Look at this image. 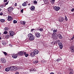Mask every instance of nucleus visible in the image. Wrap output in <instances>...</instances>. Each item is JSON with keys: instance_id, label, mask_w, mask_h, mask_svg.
<instances>
[{"instance_id": "obj_1", "label": "nucleus", "mask_w": 74, "mask_h": 74, "mask_svg": "<svg viewBox=\"0 0 74 74\" xmlns=\"http://www.w3.org/2000/svg\"><path fill=\"white\" fill-rule=\"evenodd\" d=\"M28 37H29V40L30 41L33 40L35 38L34 36L32 34L30 33L28 35Z\"/></svg>"}, {"instance_id": "obj_2", "label": "nucleus", "mask_w": 74, "mask_h": 74, "mask_svg": "<svg viewBox=\"0 0 74 74\" xmlns=\"http://www.w3.org/2000/svg\"><path fill=\"white\" fill-rule=\"evenodd\" d=\"M11 67L12 70H11V71H15L16 70H18V68L16 66H12Z\"/></svg>"}, {"instance_id": "obj_3", "label": "nucleus", "mask_w": 74, "mask_h": 74, "mask_svg": "<svg viewBox=\"0 0 74 74\" xmlns=\"http://www.w3.org/2000/svg\"><path fill=\"white\" fill-rule=\"evenodd\" d=\"M53 8L54 10H55L56 11H59V10L60 9V8L58 6H53Z\"/></svg>"}, {"instance_id": "obj_4", "label": "nucleus", "mask_w": 74, "mask_h": 74, "mask_svg": "<svg viewBox=\"0 0 74 74\" xmlns=\"http://www.w3.org/2000/svg\"><path fill=\"white\" fill-rule=\"evenodd\" d=\"M52 37L53 39H54V40H57L58 38V36L55 35L54 34L52 35Z\"/></svg>"}, {"instance_id": "obj_5", "label": "nucleus", "mask_w": 74, "mask_h": 74, "mask_svg": "<svg viewBox=\"0 0 74 74\" xmlns=\"http://www.w3.org/2000/svg\"><path fill=\"white\" fill-rule=\"evenodd\" d=\"M58 45H59V47L60 48V49H62V48H63V44L61 42H58Z\"/></svg>"}, {"instance_id": "obj_6", "label": "nucleus", "mask_w": 74, "mask_h": 74, "mask_svg": "<svg viewBox=\"0 0 74 74\" xmlns=\"http://www.w3.org/2000/svg\"><path fill=\"white\" fill-rule=\"evenodd\" d=\"M12 70V67L11 66L5 69V71H7V72L8 71H9L10 70Z\"/></svg>"}, {"instance_id": "obj_7", "label": "nucleus", "mask_w": 74, "mask_h": 74, "mask_svg": "<svg viewBox=\"0 0 74 74\" xmlns=\"http://www.w3.org/2000/svg\"><path fill=\"white\" fill-rule=\"evenodd\" d=\"M12 58H13V59H16L17 58V57H18V55L17 54H15L14 53L12 54Z\"/></svg>"}, {"instance_id": "obj_8", "label": "nucleus", "mask_w": 74, "mask_h": 74, "mask_svg": "<svg viewBox=\"0 0 74 74\" xmlns=\"http://www.w3.org/2000/svg\"><path fill=\"white\" fill-rule=\"evenodd\" d=\"M10 35V36H13L14 35V32L12 31H9Z\"/></svg>"}, {"instance_id": "obj_9", "label": "nucleus", "mask_w": 74, "mask_h": 74, "mask_svg": "<svg viewBox=\"0 0 74 74\" xmlns=\"http://www.w3.org/2000/svg\"><path fill=\"white\" fill-rule=\"evenodd\" d=\"M12 8H13L12 7H10L8 9V11L9 12V13H10V12H12Z\"/></svg>"}, {"instance_id": "obj_10", "label": "nucleus", "mask_w": 74, "mask_h": 74, "mask_svg": "<svg viewBox=\"0 0 74 74\" xmlns=\"http://www.w3.org/2000/svg\"><path fill=\"white\" fill-rule=\"evenodd\" d=\"M71 51L73 53L74 52V46H72L70 47Z\"/></svg>"}, {"instance_id": "obj_11", "label": "nucleus", "mask_w": 74, "mask_h": 74, "mask_svg": "<svg viewBox=\"0 0 74 74\" xmlns=\"http://www.w3.org/2000/svg\"><path fill=\"white\" fill-rule=\"evenodd\" d=\"M35 36L37 38H40V36H41V34L40 33H38L35 34Z\"/></svg>"}, {"instance_id": "obj_12", "label": "nucleus", "mask_w": 74, "mask_h": 74, "mask_svg": "<svg viewBox=\"0 0 74 74\" xmlns=\"http://www.w3.org/2000/svg\"><path fill=\"white\" fill-rule=\"evenodd\" d=\"M24 53V51H21L19 52L18 53V55H19V56H22V55H23Z\"/></svg>"}, {"instance_id": "obj_13", "label": "nucleus", "mask_w": 74, "mask_h": 74, "mask_svg": "<svg viewBox=\"0 0 74 74\" xmlns=\"http://www.w3.org/2000/svg\"><path fill=\"white\" fill-rule=\"evenodd\" d=\"M36 55L34 53V52H31L30 53V56H31V57H34L35 56V55Z\"/></svg>"}, {"instance_id": "obj_14", "label": "nucleus", "mask_w": 74, "mask_h": 74, "mask_svg": "<svg viewBox=\"0 0 74 74\" xmlns=\"http://www.w3.org/2000/svg\"><path fill=\"white\" fill-rule=\"evenodd\" d=\"M12 19H13V18L12 17H11V16H8V21H11Z\"/></svg>"}, {"instance_id": "obj_15", "label": "nucleus", "mask_w": 74, "mask_h": 74, "mask_svg": "<svg viewBox=\"0 0 74 74\" xmlns=\"http://www.w3.org/2000/svg\"><path fill=\"white\" fill-rule=\"evenodd\" d=\"M33 52L34 53H35V55H37L39 53V51L37 50L36 49Z\"/></svg>"}, {"instance_id": "obj_16", "label": "nucleus", "mask_w": 74, "mask_h": 74, "mask_svg": "<svg viewBox=\"0 0 74 74\" xmlns=\"http://www.w3.org/2000/svg\"><path fill=\"white\" fill-rule=\"evenodd\" d=\"M58 38L60 39H62L63 38V36H62V35H61L60 34H58Z\"/></svg>"}, {"instance_id": "obj_17", "label": "nucleus", "mask_w": 74, "mask_h": 74, "mask_svg": "<svg viewBox=\"0 0 74 74\" xmlns=\"http://www.w3.org/2000/svg\"><path fill=\"white\" fill-rule=\"evenodd\" d=\"M20 23L21 25H25L26 23V22L25 21H20Z\"/></svg>"}, {"instance_id": "obj_18", "label": "nucleus", "mask_w": 74, "mask_h": 74, "mask_svg": "<svg viewBox=\"0 0 74 74\" xmlns=\"http://www.w3.org/2000/svg\"><path fill=\"white\" fill-rule=\"evenodd\" d=\"M36 30H38V31H40V32H43L44 31V30L42 28H37L36 29Z\"/></svg>"}, {"instance_id": "obj_19", "label": "nucleus", "mask_w": 74, "mask_h": 74, "mask_svg": "<svg viewBox=\"0 0 74 74\" xmlns=\"http://www.w3.org/2000/svg\"><path fill=\"white\" fill-rule=\"evenodd\" d=\"M24 55L26 58H27L29 56V54L26 53L24 52Z\"/></svg>"}, {"instance_id": "obj_20", "label": "nucleus", "mask_w": 74, "mask_h": 74, "mask_svg": "<svg viewBox=\"0 0 74 74\" xmlns=\"http://www.w3.org/2000/svg\"><path fill=\"white\" fill-rule=\"evenodd\" d=\"M27 5L26 4V2H24V3H23L22 5L23 7H25V6H26Z\"/></svg>"}, {"instance_id": "obj_21", "label": "nucleus", "mask_w": 74, "mask_h": 74, "mask_svg": "<svg viewBox=\"0 0 74 74\" xmlns=\"http://www.w3.org/2000/svg\"><path fill=\"white\" fill-rule=\"evenodd\" d=\"M31 10L32 11H33V10H34L35 9V7L34 6H32L31 8Z\"/></svg>"}, {"instance_id": "obj_22", "label": "nucleus", "mask_w": 74, "mask_h": 74, "mask_svg": "<svg viewBox=\"0 0 74 74\" xmlns=\"http://www.w3.org/2000/svg\"><path fill=\"white\" fill-rule=\"evenodd\" d=\"M70 73L69 74H73V71L72 69H70Z\"/></svg>"}, {"instance_id": "obj_23", "label": "nucleus", "mask_w": 74, "mask_h": 74, "mask_svg": "<svg viewBox=\"0 0 74 74\" xmlns=\"http://www.w3.org/2000/svg\"><path fill=\"white\" fill-rule=\"evenodd\" d=\"M59 22H62L63 21V18H60L59 20Z\"/></svg>"}, {"instance_id": "obj_24", "label": "nucleus", "mask_w": 74, "mask_h": 74, "mask_svg": "<svg viewBox=\"0 0 74 74\" xmlns=\"http://www.w3.org/2000/svg\"><path fill=\"white\" fill-rule=\"evenodd\" d=\"M57 32H58V30L57 29L56 30L54 29L53 30V33H57Z\"/></svg>"}, {"instance_id": "obj_25", "label": "nucleus", "mask_w": 74, "mask_h": 74, "mask_svg": "<svg viewBox=\"0 0 74 74\" xmlns=\"http://www.w3.org/2000/svg\"><path fill=\"white\" fill-rule=\"evenodd\" d=\"M0 21L1 22H2V23H4V22H5V20L3 19H1L0 20Z\"/></svg>"}, {"instance_id": "obj_26", "label": "nucleus", "mask_w": 74, "mask_h": 74, "mask_svg": "<svg viewBox=\"0 0 74 74\" xmlns=\"http://www.w3.org/2000/svg\"><path fill=\"white\" fill-rule=\"evenodd\" d=\"M2 43L4 45H5L6 44V43H5V42L4 41H2Z\"/></svg>"}, {"instance_id": "obj_27", "label": "nucleus", "mask_w": 74, "mask_h": 74, "mask_svg": "<svg viewBox=\"0 0 74 74\" xmlns=\"http://www.w3.org/2000/svg\"><path fill=\"white\" fill-rule=\"evenodd\" d=\"M5 37L6 38L8 39V38H9V37H10V35H7L5 36Z\"/></svg>"}, {"instance_id": "obj_28", "label": "nucleus", "mask_w": 74, "mask_h": 74, "mask_svg": "<svg viewBox=\"0 0 74 74\" xmlns=\"http://www.w3.org/2000/svg\"><path fill=\"white\" fill-rule=\"evenodd\" d=\"M51 4H54L55 3V0H51Z\"/></svg>"}, {"instance_id": "obj_29", "label": "nucleus", "mask_w": 74, "mask_h": 74, "mask_svg": "<svg viewBox=\"0 0 74 74\" xmlns=\"http://www.w3.org/2000/svg\"><path fill=\"white\" fill-rule=\"evenodd\" d=\"M34 71V69H30L29 70V71L30 72H31V73H32V71Z\"/></svg>"}, {"instance_id": "obj_30", "label": "nucleus", "mask_w": 74, "mask_h": 74, "mask_svg": "<svg viewBox=\"0 0 74 74\" xmlns=\"http://www.w3.org/2000/svg\"><path fill=\"white\" fill-rule=\"evenodd\" d=\"M5 31H7L8 30V27H5L4 28Z\"/></svg>"}, {"instance_id": "obj_31", "label": "nucleus", "mask_w": 74, "mask_h": 74, "mask_svg": "<svg viewBox=\"0 0 74 74\" xmlns=\"http://www.w3.org/2000/svg\"><path fill=\"white\" fill-rule=\"evenodd\" d=\"M2 52L5 55V56H6V55H7V53L6 52H5L4 51H3Z\"/></svg>"}, {"instance_id": "obj_32", "label": "nucleus", "mask_w": 74, "mask_h": 74, "mask_svg": "<svg viewBox=\"0 0 74 74\" xmlns=\"http://www.w3.org/2000/svg\"><path fill=\"white\" fill-rule=\"evenodd\" d=\"M65 19L66 21H68V19L67 18V16H65Z\"/></svg>"}, {"instance_id": "obj_33", "label": "nucleus", "mask_w": 74, "mask_h": 74, "mask_svg": "<svg viewBox=\"0 0 74 74\" xmlns=\"http://www.w3.org/2000/svg\"><path fill=\"white\" fill-rule=\"evenodd\" d=\"M47 0H43V1L45 4H47Z\"/></svg>"}, {"instance_id": "obj_34", "label": "nucleus", "mask_w": 74, "mask_h": 74, "mask_svg": "<svg viewBox=\"0 0 74 74\" xmlns=\"http://www.w3.org/2000/svg\"><path fill=\"white\" fill-rule=\"evenodd\" d=\"M16 23H17V21L15 20H14L13 21V23L14 24Z\"/></svg>"}, {"instance_id": "obj_35", "label": "nucleus", "mask_w": 74, "mask_h": 74, "mask_svg": "<svg viewBox=\"0 0 74 74\" xmlns=\"http://www.w3.org/2000/svg\"><path fill=\"white\" fill-rule=\"evenodd\" d=\"M7 31H4V34H7Z\"/></svg>"}, {"instance_id": "obj_36", "label": "nucleus", "mask_w": 74, "mask_h": 74, "mask_svg": "<svg viewBox=\"0 0 74 74\" xmlns=\"http://www.w3.org/2000/svg\"><path fill=\"white\" fill-rule=\"evenodd\" d=\"M47 62V61L46 60H44L43 62V63H46Z\"/></svg>"}, {"instance_id": "obj_37", "label": "nucleus", "mask_w": 74, "mask_h": 74, "mask_svg": "<svg viewBox=\"0 0 74 74\" xmlns=\"http://www.w3.org/2000/svg\"><path fill=\"white\" fill-rule=\"evenodd\" d=\"M53 44H56V42H53Z\"/></svg>"}, {"instance_id": "obj_38", "label": "nucleus", "mask_w": 74, "mask_h": 74, "mask_svg": "<svg viewBox=\"0 0 74 74\" xmlns=\"http://www.w3.org/2000/svg\"><path fill=\"white\" fill-rule=\"evenodd\" d=\"M71 11H72V12H74V8H73L71 10Z\"/></svg>"}, {"instance_id": "obj_39", "label": "nucleus", "mask_w": 74, "mask_h": 74, "mask_svg": "<svg viewBox=\"0 0 74 74\" xmlns=\"http://www.w3.org/2000/svg\"><path fill=\"white\" fill-rule=\"evenodd\" d=\"M34 30V29H32L31 30V32H33Z\"/></svg>"}, {"instance_id": "obj_40", "label": "nucleus", "mask_w": 74, "mask_h": 74, "mask_svg": "<svg viewBox=\"0 0 74 74\" xmlns=\"http://www.w3.org/2000/svg\"><path fill=\"white\" fill-rule=\"evenodd\" d=\"M1 60L2 61H2L3 63H5V62H4V60H3L2 59H1Z\"/></svg>"}, {"instance_id": "obj_41", "label": "nucleus", "mask_w": 74, "mask_h": 74, "mask_svg": "<svg viewBox=\"0 0 74 74\" xmlns=\"http://www.w3.org/2000/svg\"><path fill=\"white\" fill-rule=\"evenodd\" d=\"M34 4H36L37 3V2L36 1H34Z\"/></svg>"}, {"instance_id": "obj_42", "label": "nucleus", "mask_w": 74, "mask_h": 74, "mask_svg": "<svg viewBox=\"0 0 74 74\" xmlns=\"http://www.w3.org/2000/svg\"><path fill=\"white\" fill-rule=\"evenodd\" d=\"M60 60H61L60 59H57V62H59V61H60Z\"/></svg>"}, {"instance_id": "obj_43", "label": "nucleus", "mask_w": 74, "mask_h": 74, "mask_svg": "<svg viewBox=\"0 0 74 74\" xmlns=\"http://www.w3.org/2000/svg\"><path fill=\"white\" fill-rule=\"evenodd\" d=\"M23 9H22L21 10V12H22V13H23Z\"/></svg>"}, {"instance_id": "obj_44", "label": "nucleus", "mask_w": 74, "mask_h": 74, "mask_svg": "<svg viewBox=\"0 0 74 74\" xmlns=\"http://www.w3.org/2000/svg\"><path fill=\"white\" fill-rule=\"evenodd\" d=\"M35 63H38V61H36L35 62Z\"/></svg>"}, {"instance_id": "obj_45", "label": "nucleus", "mask_w": 74, "mask_h": 74, "mask_svg": "<svg viewBox=\"0 0 74 74\" xmlns=\"http://www.w3.org/2000/svg\"><path fill=\"white\" fill-rule=\"evenodd\" d=\"M3 15V13L2 12H0V15Z\"/></svg>"}, {"instance_id": "obj_46", "label": "nucleus", "mask_w": 74, "mask_h": 74, "mask_svg": "<svg viewBox=\"0 0 74 74\" xmlns=\"http://www.w3.org/2000/svg\"><path fill=\"white\" fill-rule=\"evenodd\" d=\"M15 74H19V73L18 72H15Z\"/></svg>"}, {"instance_id": "obj_47", "label": "nucleus", "mask_w": 74, "mask_h": 74, "mask_svg": "<svg viewBox=\"0 0 74 74\" xmlns=\"http://www.w3.org/2000/svg\"><path fill=\"white\" fill-rule=\"evenodd\" d=\"M14 5V6H15V7H16V6H17V3H15V4Z\"/></svg>"}, {"instance_id": "obj_48", "label": "nucleus", "mask_w": 74, "mask_h": 74, "mask_svg": "<svg viewBox=\"0 0 74 74\" xmlns=\"http://www.w3.org/2000/svg\"><path fill=\"white\" fill-rule=\"evenodd\" d=\"M1 8H3L4 7V5H1L0 6Z\"/></svg>"}, {"instance_id": "obj_49", "label": "nucleus", "mask_w": 74, "mask_h": 74, "mask_svg": "<svg viewBox=\"0 0 74 74\" xmlns=\"http://www.w3.org/2000/svg\"><path fill=\"white\" fill-rule=\"evenodd\" d=\"M8 2L5 3V5H7V4H8Z\"/></svg>"}, {"instance_id": "obj_50", "label": "nucleus", "mask_w": 74, "mask_h": 74, "mask_svg": "<svg viewBox=\"0 0 74 74\" xmlns=\"http://www.w3.org/2000/svg\"><path fill=\"white\" fill-rule=\"evenodd\" d=\"M74 37L73 36V37L72 38H71V40H73V39H74Z\"/></svg>"}, {"instance_id": "obj_51", "label": "nucleus", "mask_w": 74, "mask_h": 74, "mask_svg": "<svg viewBox=\"0 0 74 74\" xmlns=\"http://www.w3.org/2000/svg\"><path fill=\"white\" fill-rule=\"evenodd\" d=\"M4 1V2H7V0H5Z\"/></svg>"}, {"instance_id": "obj_52", "label": "nucleus", "mask_w": 74, "mask_h": 74, "mask_svg": "<svg viewBox=\"0 0 74 74\" xmlns=\"http://www.w3.org/2000/svg\"><path fill=\"white\" fill-rule=\"evenodd\" d=\"M57 42H60V40H57Z\"/></svg>"}, {"instance_id": "obj_53", "label": "nucleus", "mask_w": 74, "mask_h": 74, "mask_svg": "<svg viewBox=\"0 0 74 74\" xmlns=\"http://www.w3.org/2000/svg\"><path fill=\"white\" fill-rule=\"evenodd\" d=\"M1 67H2L1 65H0V69H1Z\"/></svg>"}, {"instance_id": "obj_54", "label": "nucleus", "mask_w": 74, "mask_h": 74, "mask_svg": "<svg viewBox=\"0 0 74 74\" xmlns=\"http://www.w3.org/2000/svg\"><path fill=\"white\" fill-rule=\"evenodd\" d=\"M50 74H54V73L52 72L50 73Z\"/></svg>"}, {"instance_id": "obj_55", "label": "nucleus", "mask_w": 74, "mask_h": 74, "mask_svg": "<svg viewBox=\"0 0 74 74\" xmlns=\"http://www.w3.org/2000/svg\"><path fill=\"white\" fill-rule=\"evenodd\" d=\"M30 5V3L28 4V5Z\"/></svg>"}, {"instance_id": "obj_56", "label": "nucleus", "mask_w": 74, "mask_h": 74, "mask_svg": "<svg viewBox=\"0 0 74 74\" xmlns=\"http://www.w3.org/2000/svg\"><path fill=\"white\" fill-rule=\"evenodd\" d=\"M1 11V9L0 8V11Z\"/></svg>"}, {"instance_id": "obj_57", "label": "nucleus", "mask_w": 74, "mask_h": 74, "mask_svg": "<svg viewBox=\"0 0 74 74\" xmlns=\"http://www.w3.org/2000/svg\"><path fill=\"white\" fill-rule=\"evenodd\" d=\"M1 32H0V35H1Z\"/></svg>"}, {"instance_id": "obj_58", "label": "nucleus", "mask_w": 74, "mask_h": 74, "mask_svg": "<svg viewBox=\"0 0 74 74\" xmlns=\"http://www.w3.org/2000/svg\"><path fill=\"white\" fill-rule=\"evenodd\" d=\"M1 37H0V40H1Z\"/></svg>"}, {"instance_id": "obj_59", "label": "nucleus", "mask_w": 74, "mask_h": 74, "mask_svg": "<svg viewBox=\"0 0 74 74\" xmlns=\"http://www.w3.org/2000/svg\"><path fill=\"white\" fill-rule=\"evenodd\" d=\"M73 37L74 38V35H73Z\"/></svg>"}, {"instance_id": "obj_60", "label": "nucleus", "mask_w": 74, "mask_h": 74, "mask_svg": "<svg viewBox=\"0 0 74 74\" xmlns=\"http://www.w3.org/2000/svg\"><path fill=\"white\" fill-rule=\"evenodd\" d=\"M35 71V70H34V71Z\"/></svg>"}]
</instances>
